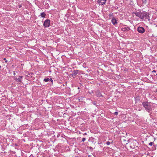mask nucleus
Masks as SVG:
<instances>
[{
    "instance_id": "f257e3e1",
    "label": "nucleus",
    "mask_w": 157,
    "mask_h": 157,
    "mask_svg": "<svg viewBox=\"0 0 157 157\" xmlns=\"http://www.w3.org/2000/svg\"><path fill=\"white\" fill-rule=\"evenodd\" d=\"M134 14L135 15L141 19L146 20V19L148 20L149 21V14L148 13H147L145 12H136L134 13Z\"/></svg>"
},
{
    "instance_id": "f03ea898",
    "label": "nucleus",
    "mask_w": 157,
    "mask_h": 157,
    "mask_svg": "<svg viewBox=\"0 0 157 157\" xmlns=\"http://www.w3.org/2000/svg\"><path fill=\"white\" fill-rule=\"evenodd\" d=\"M142 105L145 109L147 110L148 112H150L151 110V105L148 102H143Z\"/></svg>"
},
{
    "instance_id": "7ed1b4c3",
    "label": "nucleus",
    "mask_w": 157,
    "mask_h": 157,
    "mask_svg": "<svg viewBox=\"0 0 157 157\" xmlns=\"http://www.w3.org/2000/svg\"><path fill=\"white\" fill-rule=\"evenodd\" d=\"M50 21L49 19L46 20L44 23L43 25L45 27H49L50 25Z\"/></svg>"
},
{
    "instance_id": "20e7f679",
    "label": "nucleus",
    "mask_w": 157,
    "mask_h": 157,
    "mask_svg": "<svg viewBox=\"0 0 157 157\" xmlns=\"http://www.w3.org/2000/svg\"><path fill=\"white\" fill-rule=\"evenodd\" d=\"M137 31L139 33H143L144 32L145 29L143 27H139L137 28Z\"/></svg>"
},
{
    "instance_id": "39448f33",
    "label": "nucleus",
    "mask_w": 157,
    "mask_h": 157,
    "mask_svg": "<svg viewBox=\"0 0 157 157\" xmlns=\"http://www.w3.org/2000/svg\"><path fill=\"white\" fill-rule=\"evenodd\" d=\"M106 1V0H98V2L99 4L103 5L105 3Z\"/></svg>"
},
{
    "instance_id": "423d86ee",
    "label": "nucleus",
    "mask_w": 157,
    "mask_h": 157,
    "mask_svg": "<svg viewBox=\"0 0 157 157\" xmlns=\"http://www.w3.org/2000/svg\"><path fill=\"white\" fill-rule=\"evenodd\" d=\"M130 29V28L128 27H124L122 28V31H128Z\"/></svg>"
},
{
    "instance_id": "0eeeda50",
    "label": "nucleus",
    "mask_w": 157,
    "mask_h": 157,
    "mask_svg": "<svg viewBox=\"0 0 157 157\" xmlns=\"http://www.w3.org/2000/svg\"><path fill=\"white\" fill-rule=\"evenodd\" d=\"M112 22L114 25H115V24L117 23L116 20L115 18L112 19Z\"/></svg>"
},
{
    "instance_id": "6e6552de",
    "label": "nucleus",
    "mask_w": 157,
    "mask_h": 157,
    "mask_svg": "<svg viewBox=\"0 0 157 157\" xmlns=\"http://www.w3.org/2000/svg\"><path fill=\"white\" fill-rule=\"evenodd\" d=\"M46 14L44 12H42L41 13L40 15L42 17H44Z\"/></svg>"
},
{
    "instance_id": "1a4fd4ad",
    "label": "nucleus",
    "mask_w": 157,
    "mask_h": 157,
    "mask_svg": "<svg viewBox=\"0 0 157 157\" xmlns=\"http://www.w3.org/2000/svg\"><path fill=\"white\" fill-rule=\"evenodd\" d=\"M77 71H74L73 74L74 76H75L77 74Z\"/></svg>"
},
{
    "instance_id": "9d476101",
    "label": "nucleus",
    "mask_w": 157,
    "mask_h": 157,
    "mask_svg": "<svg viewBox=\"0 0 157 157\" xmlns=\"http://www.w3.org/2000/svg\"><path fill=\"white\" fill-rule=\"evenodd\" d=\"M50 80V79L49 78H45L44 79V81L45 82H47L48 81Z\"/></svg>"
},
{
    "instance_id": "9b49d317",
    "label": "nucleus",
    "mask_w": 157,
    "mask_h": 157,
    "mask_svg": "<svg viewBox=\"0 0 157 157\" xmlns=\"http://www.w3.org/2000/svg\"><path fill=\"white\" fill-rule=\"evenodd\" d=\"M17 80L18 81V82H21V79L20 78H18L17 79Z\"/></svg>"
},
{
    "instance_id": "f8f14e48",
    "label": "nucleus",
    "mask_w": 157,
    "mask_h": 157,
    "mask_svg": "<svg viewBox=\"0 0 157 157\" xmlns=\"http://www.w3.org/2000/svg\"><path fill=\"white\" fill-rule=\"evenodd\" d=\"M118 114V113L117 112H116L114 113V114L115 115H117Z\"/></svg>"
},
{
    "instance_id": "ddd939ff",
    "label": "nucleus",
    "mask_w": 157,
    "mask_h": 157,
    "mask_svg": "<svg viewBox=\"0 0 157 157\" xmlns=\"http://www.w3.org/2000/svg\"><path fill=\"white\" fill-rule=\"evenodd\" d=\"M86 140V138H83L82 139V142H84Z\"/></svg>"
},
{
    "instance_id": "4468645a",
    "label": "nucleus",
    "mask_w": 157,
    "mask_h": 157,
    "mask_svg": "<svg viewBox=\"0 0 157 157\" xmlns=\"http://www.w3.org/2000/svg\"><path fill=\"white\" fill-rule=\"evenodd\" d=\"M106 144L107 145H109L110 144V142L109 141H108L106 142Z\"/></svg>"
},
{
    "instance_id": "2eb2a0df",
    "label": "nucleus",
    "mask_w": 157,
    "mask_h": 157,
    "mask_svg": "<svg viewBox=\"0 0 157 157\" xmlns=\"http://www.w3.org/2000/svg\"><path fill=\"white\" fill-rule=\"evenodd\" d=\"M153 143L151 142L149 143V145L150 146H152L153 145Z\"/></svg>"
},
{
    "instance_id": "dca6fc26",
    "label": "nucleus",
    "mask_w": 157,
    "mask_h": 157,
    "mask_svg": "<svg viewBox=\"0 0 157 157\" xmlns=\"http://www.w3.org/2000/svg\"><path fill=\"white\" fill-rule=\"evenodd\" d=\"M93 105H96V102L95 101L93 102Z\"/></svg>"
},
{
    "instance_id": "f3484780",
    "label": "nucleus",
    "mask_w": 157,
    "mask_h": 157,
    "mask_svg": "<svg viewBox=\"0 0 157 157\" xmlns=\"http://www.w3.org/2000/svg\"><path fill=\"white\" fill-rule=\"evenodd\" d=\"M19 78H20L21 79V78H22V76H19Z\"/></svg>"
},
{
    "instance_id": "a211bd4d",
    "label": "nucleus",
    "mask_w": 157,
    "mask_h": 157,
    "mask_svg": "<svg viewBox=\"0 0 157 157\" xmlns=\"http://www.w3.org/2000/svg\"><path fill=\"white\" fill-rule=\"evenodd\" d=\"M152 72H156V71H155V70H153V71H152Z\"/></svg>"
},
{
    "instance_id": "6ab92c4d",
    "label": "nucleus",
    "mask_w": 157,
    "mask_h": 157,
    "mask_svg": "<svg viewBox=\"0 0 157 157\" xmlns=\"http://www.w3.org/2000/svg\"><path fill=\"white\" fill-rule=\"evenodd\" d=\"M51 82H53V80H52V79H51Z\"/></svg>"
},
{
    "instance_id": "aec40b11",
    "label": "nucleus",
    "mask_w": 157,
    "mask_h": 157,
    "mask_svg": "<svg viewBox=\"0 0 157 157\" xmlns=\"http://www.w3.org/2000/svg\"><path fill=\"white\" fill-rule=\"evenodd\" d=\"M4 60H5V61H6V58H4Z\"/></svg>"
},
{
    "instance_id": "412c9836",
    "label": "nucleus",
    "mask_w": 157,
    "mask_h": 157,
    "mask_svg": "<svg viewBox=\"0 0 157 157\" xmlns=\"http://www.w3.org/2000/svg\"><path fill=\"white\" fill-rule=\"evenodd\" d=\"M7 60H6V61H5V62L7 63Z\"/></svg>"
},
{
    "instance_id": "4be33fe9",
    "label": "nucleus",
    "mask_w": 157,
    "mask_h": 157,
    "mask_svg": "<svg viewBox=\"0 0 157 157\" xmlns=\"http://www.w3.org/2000/svg\"><path fill=\"white\" fill-rule=\"evenodd\" d=\"M15 73L14 72V73H13V75H15Z\"/></svg>"
}]
</instances>
